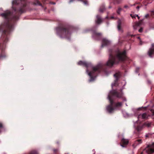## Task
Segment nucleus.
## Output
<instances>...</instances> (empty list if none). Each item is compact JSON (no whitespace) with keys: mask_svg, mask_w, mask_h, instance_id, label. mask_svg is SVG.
I'll return each mask as SVG.
<instances>
[{"mask_svg":"<svg viewBox=\"0 0 154 154\" xmlns=\"http://www.w3.org/2000/svg\"><path fill=\"white\" fill-rule=\"evenodd\" d=\"M109 57L106 63L105 64H99L96 66L93 67L92 71L90 72L88 68L91 66V63L82 61H80L78 63L79 65L83 66L87 68L86 71L90 78V82L94 81L98 73L104 70L105 67L107 66L111 67L115 63H118L120 61L124 60L126 57V51L125 50L121 52L119 49H109Z\"/></svg>","mask_w":154,"mask_h":154,"instance_id":"nucleus-1","label":"nucleus"},{"mask_svg":"<svg viewBox=\"0 0 154 154\" xmlns=\"http://www.w3.org/2000/svg\"><path fill=\"white\" fill-rule=\"evenodd\" d=\"M13 5H20L19 9H14L15 13L14 14L9 10H7L0 15L2 17L5 19H18L20 14L26 11V0H14L12 2Z\"/></svg>","mask_w":154,"mask_h":154,"instance_id":"nucleus-2","label":"nucleus"},{"mask_svg":"<svg viewBox=\"0 0 154 154\" xmlns=\"http://www.w3.org/2000/svg\"><path fill=\"white\" fill-rule=\"evenodd\" d=\"M122 93L121 91L112 90L110 91L107 97L110 104L106 107V110L109 113L113 112L116 107H120L122 106V103H115L113 98L114 97L120 98L122 97Z\"/></svg>","mask_w":154,"mask_h":154,"instance_id":"nucleus-3","label":"nucleus"},{"mask_svg":"<svg viewBox=\"0 0 154 154\" xmlns=\"http://www.w3.org/2000/svg\"><path fill=\"white\" fill-rule=\"evenodd\" d=\"M15 23L14 20H5L0 25V32H2L1 38L4 44L8 42V35L13 29Z\"/></svg>","mask_w":154,"mask_h":154,"instance_id":"nucleus-4","label":"nucleus"},{"mask_svg":"<svg viewBox=\"0 0 154 154\" xmlns=\"http://www.w3.org/2000/svg\"><path fill=\"white\" fill-rule=\"evenodd\" d=\"M72 27L66 23H61L56 28L57 34L61 38L69 40L70 38V30Z\"/></svg>","mask_w":154,"mask_h":154,"instance_id":"nucleus-5","label":"nucleus"},{"mask_svg":"<svg viewBox=\"0 0 154 154\" xmlns=\"http://www.w3.org/2000/svg\"><path fill=\"white\" fill-rule=\"evenodd\" d=\"M146 152L147 154H151L154 152V143L147 145L140 154H143L144 152Z\"/></svg>","mask_w":154,"mask_h":154,"instance_id":"nucleus-6","label":"nucleus"},{"mask_svg":"<svg viewBox=\"0 0 154 154\" xmlns=\"http://www.w3.org/2000/svg\"><path fill=\"white\" fill-rule=\"evenodd\" d=\"M151 122H147L144 123L143 124L141 125H138L136 128V129L138 132H140L141 131L144 126H146L147 127H149L151 126Z\"/></svg>","mask_w":154,"mask_h":154,"instance_id":"nucleus-7","label":"nucleus"},{"mask_svg":"<svg viewBox=\"0 0 154 154\" xmlns=\"http://www.w3.org/2000/svg\"><path fill=\"white\" fill-rule=\"evenodd\" d=\"M144 25L143 20H140L138 21H136L133 24V27L134 29H136L138 27H140L142 25Z\"/></svg>","mask_w":154,"mask_h":154,"instance_id":"nucleus-8","label":"nucleus"},{"mask_svg":"<svg viewBox=\"0 0 154 154\" xmlns=\"http://www.w3.org/2000/svg\"><path fill=\"white\" fill-rule=\"evenodd\" d=\"M147 118V116L146 113H145L142 114H140L138 116V120L140 122L141 119H145Z\"/></svg>","mask_w":154,"mask_h":154,"instance_id":"nucleus-9","label":"nucleus"},{"mask_svg":"<svg viewBox=\"0 0 154 154\" xmlns=\"http://www.w3.org/2000/svg\"><path fill=\"white\" fill-rule=\"evenodd\" d=\"M128 140L122 138L121 140V145L123 147H125L128 144Z\"/></svg>","mask_w":154,"mask_h":154,"instance_id":"nucleus-10","label":"nucleus"},{"mask_svg":"<svg viewBox=\"0 0 154 154\" xmlns=\"http://www.w3.org/2000/svg\"><path fill=\"white\" fill-rule=\"evenodd\" d=\"M152 48H150L148 52V54L150 57H152V55H154V44H152Z\"/></svg>","mask_w":154,"mask_h":154,"instance_id":"nucleus-11","label":"nucleus"},{"mask_svg":"<svg viewBox=\"0 0 154 154\" xmlns=\"http://www.w3.org/2000/svg\"><path fill=\"white\" fill-rule=\"evenodd\" d=\"M142 143V140L140 139H138L136 140L133 144V147L135 148L136 146Z\"/></svg>","mask_w":154,"mask_h":154,"instance_id":"nucleus-12","label":"nucleus"},{"mask_svg":"<svg viewBox=\"0 0 154 154\" xmlns=\"http://www.w3.org/2000/svg\"><path fill=\"white\" fill-rule=\"evenodd\" d=\"M110 44V42L106 39L104 38L102 41V47H103L104 46L108 45Z\"/></svg>","mask_w":154,"mask_h":154,"instance_id":"nucleus-13","label":"nucleus"},{"mask_svg":"<svg viewBox=\"0 0 154 154\" xmlns=\"http://www.w3.org/2000/svg\"><path fill=\"white\" fill-rule=\"evenodd\" d=\"M151 16L152 18H154V11H150V14H147L145 16V18L147 19L150 18V17Z\"/></svg>","mask_w":154,"mask_h":154,"instance_id":"nucleus-14","label":"nucleus"},{"mask_svg":"<svg viewBox=\"0 0 154 154\" xmlns=\"http://www.w3.org/2000/svg\"><path fill=\"white\" fill-rule=\"evenodd\" d=\"M118 23V25H117V28L118 29L119 31H120L121 30V26L122 24L123 23L122 20H118L117 22Z\"/></svg>","mask_w":154,"mask_h":154,"instance_id":"nucleus-15","label":"nucleus"},{"mask_svg":"<svg viewBox=\"0 0 154 154\" xmlns=\"http://www.w3.org/2000/svg\"><path fill=\"white\" fill-rule=\"evenodd\" d=\"M120 76V72H116L114 75V77L116 78L115 81L116 82L119 78Z\"/></svg>","mask_w":154,"mask_h":154,"instance_id":"nucleus-16","label":"nucleus"},{"mask_svg":"<svg viewBox=\"0 0 154 154\" xmlns=\"http://www.w3.org/2000/svg\"><path fill=\"white\" fill-rule=\"evenodd\" d=\"M133 5L135 7L137 11H138L139 8L142 6L141 4L139 3H136Z\"/></svg>","mask_w":154,"mask_h":154,"instance_id":"nucleus-17","label":"nucleus"},{"mask_svg":"<svg viewBox=\"0 0 154 154\" xmlns=\"http://www.w3.org/2000/svg\"><path fill=\"white\" fill-rule=\"evenodd\" d=\"M101 35L102 34L101 33L94 32L93 33V36L96 37H100L101 36Z\"/></svg>","mask_w":154,"mask_h":154,"instance_id":"nucleus-18","label":"nucleus"},{"mask_svg":"<svg viewBox=\"0 0 154 154\" xmlns=\"http://www.w3.org/2000/svg\"><path fill=\"white\" fill-rule=\"evenodd\" d=\"M33 4L35 5L40 6L42 7H43L42 4L38 0H34L33 2Z\"/></svg>","mask_w":154,"mask_h":154,"instance_id":"nucleus-19","label":"nucleus"},{"mask_svg":"<svg viewBox=\"0 0 154 154\" xmlns=\"http://www.w3.org/2000/svg\"><path fill=\"white\" fill-rule=\"evenodd\" d=\"M105 9V6L104 5H102L100 7L99 11L100 12H102Z\"/></svg>","mask_w":154,"mask_h":154,"instance_id":"nucleus-20","label":"nucleus"},{"mask_svg":"<svg viewBox=\"0 0 154 154\" xmlns=\"http://www.w3.org/2000/svg\"><path fill=\"white\" fill-rule=\"evenodd\" d=\"M131 16L132 19L136 18V17H137L138 19H140V17L138 16L137 15L131 14Z\"/></svg>","mask_w":154,"mask_h":154,"instance_id":"nucleus-21","label":"nucleus"},{"mask_svg":"<svg viewBox=\"0 0 154 154\" xmlns=\"http://www.w3.org/2000/svg\"><path fill=\"white\" fill-rule=\"evenodd\" d=\"M6 56V54L2 52L0 55V59L5 58Z\"/></svg>","mask_w":154,"mask_h":154,"instance_id":"nucleus-22","label":"nucleus"},{"mask_svg":"<svg viewBox=\"0 0 154 154\" xmlns=\"http://www.w3.org/2000/svg\"><path fill=\"white\" fill-rule=\"evenodd\" d=\"M5 44H1L0 43V49L3 50L5 48Z\"/></svg>","mask_w":154,"mask_h":154,"instance_id":"nucleus-23","label":"nucleus"},{"mask_svg":"<svg viewBox=\"0 0 154 154\" xmlns=\"http://www.w3.org/2000/svg\"><path fill=\"white\" fill-rule=\"evenodd\" d=\"M28 154H38V152L35 150L32 151Z\"/></svg>","mask_w":154,"mask_h":154,"instance_id":"nucleus-24","label":"nucleus"},{"mask_svg":"<svg viewBox=\"0 0 154 154\" xmlns=\"http://www.w3.org/2000/svg\"><path fill=\"white\" fill-rule=\"evenodd\" d=\"M103 20H96V23L97 24H99L102 22Z\"/></svg>","mask_w":154,"mask_h":154,"instance_id":"nucleus-25","label":"nucleus"},{"mask_svg":"<svg viewBox=\"0 0 154 154\" xmlns=\"http://www.w3.org/2000/svg\"><path fill=\"white\" fill-rule=\"evenodd\" d=\"M122 10V8H119L118 10L117 11V13L118 14H120V12Z\"/></svg>","mask_w":154,"mask_h":154,"instance_id":"nucleus-26","label":"nucleus"},{"mask_svg":"<svg viewBox=\"0 0 154 154\" xmlns=\"http://www.w3.org/2000/svg\"><path fill=\"white\" fill-rule=\"evenodd\" d=\"M42 2L44 4H48V0H42Z\"/></svg>","mask_w":154,"mask_h":154,"instance_id":"nucleus-27","label":"nucleus"},{"mask_svg":"<svg viewBox=\"0 0 154 154\" xmlns=\"http://www.w3.org/2000/svg\"><path fill=\"white\" fill-rule=\"evenodd\" d=\"M143 28L142 27H141L139 29L138 31L140 32H143Z\"/></svg>","mask_w":154,"mask_h":154,"instance_id":"nucleus-28","label":"nucleus"},{"mask_svg":"<svg viewBox=\"0 0 154 154\" xmlns=\"http://www.w3.org/2000/svg\"><path fill=\"white\" fill-rule=\"evenodd\" d=\"M122 1V0H116L115 2L119 4Z\"/></svg>","mask_w":154,"mask_h":154,"instance_id":"nucleus-29","label":"nucleus"},{"mask_svg":"<svg viewBox=\"0 0 154 154\" xmlns=\"http://www.w3.org/2000/svg\"><path fill=\"white\" fill-rule=\"evenodd\" d=\"M53 151L54 153H57L58 151V149H54Z\"/></svg>","mask_w":154,"mask_h":154,"instance_id":"nucleus-30","label":"nucleus"},{"mask_svg":"<svg viewBox=\"0 0 154 154\" xmlns=\"http://www.w3.org/2000/svg\"><path fill=\"white\" fill-rule=\"evenodd\" d=\"M3 128L2 124L0 122V133L1 132V130Z\"/></svg>","mask_w":154,"mask_h":154,"instance_id":"nucleus-31","label":"nucleus"},{"mask_svg":"<svg viewBox=\"0 0 154 154\" xmlns=\"http://www.w3.org/2000/svg\"><path fill=\"white\" fill-rule=\"evenodd\" d=\"M140 69V68H139V67H137L136 68V72L137 73H138L139 71V70Z\"/></svg>","mask_w":154,"mask_h":154,"instance_id":"nucleus-32","label":"nucleus"},{"mask_svg":"<svg viewBox=\"0 0 154 154\" xmlns=\"http://www.w3.org/2000/svg\"><path fill=\"white\" fill-rule=\"evenodd\" d=\"M97 19H101V18L100 17L99 15H97Z\"/></svg>","mask_w":154,"mask_h":154,"instance_id":"nucleus-33","label":"nucleus"},{"mask_svg":"<svg viewBox=\"0 0 154 154\" xmlns=\"http://www.w3.org/2000/svg\"><path fill=\"white\" fill-rule=\"evenodd\" d=\"M60 143V142L59 141H57L56 142V144L57 145H58Z\"/></svg>","mask_w":154,"mask_h":154,"instance_id":"nucleus-34","label":"nucleus"},{"mask_svg":"<svg viewBox=\"0 0 154 154\" xmlns=\"http://www.w3.org/2000/svg\"><path fill=\"white\" fill-rule=\"evenodd\" d=\"M124 8H128V6L127 5H125L124 6Z\"/></svg>","mask_w":154,"mask_h":154,"instance_id":"nucleus-35","label":"nucleus"},{"mask_svg":"<svg viewBox=\"0 0 154 154\" xmlns=\"http://www.w3.org/2000/svg\"><path fill=\"white\" fill-rule=\"evenodd\" d=\"M74 0H70L69 1V3H70L73 2Z\"/></svg>","mask_w":154,"mask_h":154,"instance_id":"nucleus-36","label":"nucleus"},{"mask_svg":"<svg viewBox=\"0 0 154 154\" xmlns=\"http://www.w3.org/2000/svg\"><path fill=\"white\" fill-rule=\"evenodd\" d=\"M50 3L51 4H54V5L55 4V2H50Z\"/></svg>","mask_w":154,"mask_h":154,"instance_id":"nucleus-37","label":"nucleus"},{"mask_svg":"<svg viewBox=\"0 0 154 154\" xmlns=\"http://www.w3.org/2000/svg\"><path fill=\"white\" fill-rule=\"evenodd\" d=\"M152 112L153 115H154V110H153L152 111Z\"/></svg>","mask_w":154,"mask_h":154,"instance_id":"nucleus-38","label":"nucleus"},{"mask_svg":"<svg viewBox=\"0 0 154 154\" xmlns=\"http://www.w3.org/2000/svg\"><path fill=\"white\" fill-rule=\"evenodd\" d=\"M146 137H149V135L148 134H147L146 135Z\"/></svg>","mask_w":154,"mask_h":154,"instance_id":"nucleus-39","label":"nucleus"},{"mask_svg":"<svg viewBox=\"0 0 154 154\" xmlns=\"http://www.w3.org/2000/svg\"><path fill=\"white\" fill-rule=\"evenodd\" d=\"M134 36V35H131V37H133Z\"/></svg>","mask_w":154,"mask_h":154,"instance_id":"nucleus-40","label":"nucleus"},{"mask_svg":"<svg viewBox=\"0 0 154 154\" xmlns=\"http://www.w3.org/2000/svg\"><path fill=\"white\" fill-rule=\"evenodd\" d=\"M46 9V7L45 8L44 10H45Z\"/></svg>","mask_w":154,"mask_h":154,"instance_id":"nucleus-41","label":"nucleus"},{"mask_svg":"<svg viewBox=\"0 0 154 154\" xmlns=\"http://www.w3.org/2000/svg\"><path fill=\"white\" fill-rule=\"evenodd\" d=\"M65 154H69L68 153H66Z\"/></svg>","mask_w":154,"mask_h":154,"instance_id":"nucleus-42","label":"nucleus"}]
</instances>
